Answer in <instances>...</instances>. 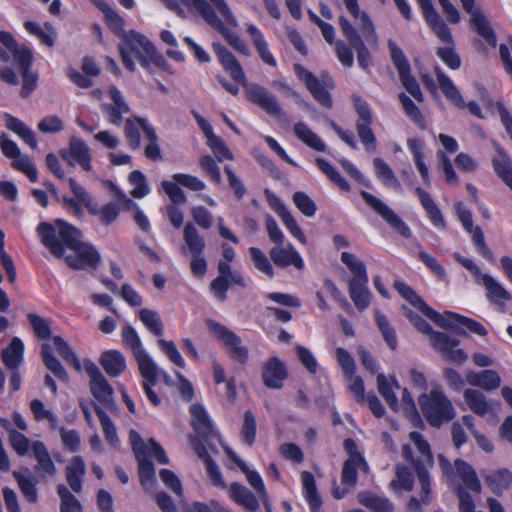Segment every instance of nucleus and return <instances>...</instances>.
I'll return each mask as SVG.
<instances>
[{
	"mask_svg": "<svg viewBox=\"0 0 512 512\" xmlns=\"http://www.w3.org/2000/svg\"><path fill=\"white\" fill-rule=\"evenodd\" d=\"M42 244L57 258L64 257L74 270L97 269L101 256L96 248L81 241L82 233L76 227L57 219L54 225L42 222L37 227Z\"/></svg>",
	"mask_w": 512,
	"mask_h": 512,
	"instance_id": "nucleus-1",
	"label": "nucleus"
},
{
	"mask_svg": "<svg viewBox=\"0 0 512 512\" xmlns=\"http://www.w3.org/2000/svg\"><path fill=\"white\" fill-rule=\"evenodd\" d=\"M212 49L223 69L229 73L235 82L244 87L246 98L251 103L260 107L268 115L277 118L280 124H288L287 114L282 109L277 98L265 87L247 82L245 73L232 52L218 42L212 43Z\"/></svg>",
	"mask_w": 512,
	"mask_h": 512,
	"instance_id": "nucleus-2",
	"label": "nucleus"
},
{
	"mask_svg": "<svg viewBox=\"0 0 512 512\" xmlns=\"http://www.w3.org/2000/svg\"><path fill=\"white\" fill-rule=\"evenodd\" d=\"M0 61L8 63L13 57L22 76V89L20 95L27 98L38 86V73L31 71L33 52L25 45H20L14 36L6 31H0Z\"/></svg>",
	"mask_w": 512,
	"mask_h": 512,
	"instance_id": "nucleus-3",
	"label": "nucleus"
},
{
	"mask_svg": "<svg viewBox=\"0 0 512 512\" xmlns=\"http://www.w3.org/2000/svg\"><path fill=\"white\" fill-rule=\"evenodd\" d=\"M419 405L426 420L433 427H440L443 423L452 420L456 415L450 399L440 389H433L430 393H423L419 397Z\"/></svg>",
	"mask_w": 512,
	"mask_h": 512,
	"instance_id": "nucleus-4",
	"label": "nucleus"
},
{
	"mask_svg": "<svg viewBox=\"0 0 512 512\" xmlns=\"http://www.w3.org/2000/svg\"><path fill=\"white\" fill-rule=\"evenodd\" d=\"M409 438L421 455V458L414 461V469L420 486H422V492L424 494L422 496V501L425 505H428L431 502L429 469L434 465L433 455L429 443L423 438L421 433L413 431L409 434Z\"/></svg>",
	"mask_w": 512,
	"mask_h": 512,
	"instance_id": "nucleus-5",
	"label": "nucleus"
},
{
	"mask_svg": "<svg viewBox=\"0 0 512 512\" xmlns=\"http://www.w3.org/2000/svg\"><path fill=\"white\" fill-rule=\"evenodd\" d=\"M209 332L228 349L233 360L244 365L249 358V349L232 330L214 320L207 321Z\"/></svg>",
	"mask_w": 512,
	"mask_h": 512,
	"instance_id": "nucleus-6",
	"label": "nucleus"
},
{
	"mask_svg": "<svg viewBox=\"0 0 512 512\" xmlns=\"http://www.w3.org/2000/svg\"><path fill=\"white\" fill-rule=\"evenodd\" d=\"M122 40L123 43L119 45L122 62L129 71L133 72L135 71V63L131 54H135L140 62V57L153 52L155 46L146 36L136 31H129Z\"/></svg>",
	"mask_w": 512,
	"mask_h": 512,
	"instance_id": "nucleus-7",
	"label": "nucleus"
},
{
	"mask_svg": "<svg viewBox=\"0 0 512 512\" xmlns=\"http://www.w3.org/2000/svg\"><path fill=\"white\" fill-rule=\"evenodd\" d=\"M68 183L75 198L86 207L90 214L98 215L102 224L108 226L117 219L120 208L116 203L110 202L99 210L97 203L94 202L89 193L73 178H69Z\"/></svg>",
	"mask_w": 512,
	"mask_h": 512,
	"instance_id": "nucleus-8",
	"label": "nucleus"
},
{
	"mask_svg": "<svg viewBox=\"0 0 512 512\" xmlns=\"http://www.w3.org/2000/svg\"><path fill=\"white\" fill-rule=\"evenodd\" d=\"M434 72L442 93L452 104L459 109L468 108L469 112L474 116L480 119L484 118L479 105L475 101L465 103L460 91L454 85L452 80L440 69V67L436 66L434 68Z\"/></svg>",
	"mask_w": 512,
	"mask_h": 512,
	"instance_id": "nucleus-9",
	"label": "nucleus"
},
{
	"mask_svg": "<svg viewBox=\"0 0 512 512\" xmlns=\"http://www.w3.org/2000/svg\"><path fill=\"white\" fill-rule=\"evenodd\" d=\"M361 196L379 216H381L397 233L405 238L411 237V230L406 223L381 199L369 192L361 191Z\"/></svg>",
	"mask_w": 512,
	"mask_h": 512,
	"instance_id": "nucleus-10",
	"label": "nucleus"
},
{
	"mask_svg": "<svg viewBox=\"0 0 512 512\" xmlns=\"http://www.w3.org/2000/svg\"><path fill=\"white\" fill-rule=\"evenodd\" d=\"M354 106L358 115L356 130L358 136L368 151H375L376 137L370 127L372 124V113L367 102L360 97L354 98Z\"/></svg>",
	"mask_w": 512,
	"mask_h": 512,
	"instance_id": "nucleus-11",
	"label": "nucleus"
},
{
	"mask_svg": "<svg viewBox=\"0 0 512 512\" xmlns=\"http://www.w3.org/2000/svg\"><path fill=\"white\" fill-rule=\"evenodd\" d=\"M84 369L90 377V391L92 395L103 405L109 406L113 403V389L105 379L97 365L87 359L84 361Z\"/></svg>",
	"mask_w": 512,
	"mask_h": 512,
	"instance_id": "nucleus-12",
	"label": "nucleus"
},
{
	"mask_svg": "<svg viewBox=\"0 0 512 512\" xmlns=\"http://www.w3.org/2000/svg\"><path fill=\"white\" fill-rule=\"evenodd\" d=\"M430 343L435 350L439 351L445 359L451 362L462 364L468 359L465 351L458 348L459 340L448 334L434 332L431 334Z\"/></svg>",
	"mask_w": 512,
	"mask_h": 512,
	"instance_id": "nucleus-13",
	"label": "nucleus"
},
{
	"mask_svg": "<svg viewBox=\"0 0 512 512\" xmlns=\"http://www.w3.org/2000/svg\"><path fill=\"white\" fill-rule=\"evenodd\" d=\"M361 468L364 472H368V464L362 455H354L349 457L343 464L341 483L344 488L335 487L333 495L336 499L343 498L357 483V472Z\"/></svg>",
	"mask_w": 512,
	"mask_h": 512,
	"instance_id": "nucleus-14",
	"label": "nucleus"
},
{
	"mask_svg": "<svg viewBox=\"0 0 512 512\" xmlns=\"http://www.w3.org/2000/svg\"><path fill=\"white\" fill-rule=\"evenodd\" d=\"M339 26L350 45L356 50L359 66L364 70L368 69L372 65V57L355 27L345 16L339 17Z\"/></svg>",
	"mask_w": 512,
	"mask_h": 512,
	"instance_id": "nucleus-15",
	"label": "nucleus"
},
{
	"mask_svg": "<svg viewBox=\"0 0 512 512\" xmlns=\"http://www.w3.org/2000/svg\"><path fill=\"white\" fill-rule=\"evenodd\" d=\"M288 375L285 363L277 356L270 357L262 364L261 378L263 384L269 389H281Z\"/></svg>",
	"mask_w": 512,
	"mask_h": 512,
	"instance_id": "nucleus-16",
	"label": "nucleus"
},
{
	"mask_svg": "<svg viewBox=\"0 0 512 512\" xmlns=\"http://www.w3.org/2000/svg\"><path fill=\"white\" fill-rule=\"evenodd\" d=\"M295 73L298 78L301 79L309 92L313 95L315 100L318 101L324 107L331 108L332 107V99L329 92L322 85L320 80L310 71L306 70L299 64L294 66Z\"/></svg>",
	"mask_w": 512,
	"mask_h": 512,
	"instance_id": "nucleus-17",
	"label": "nucleus"
},
{
	"mask_svg": "<svg viewBox=\"0 0 512 512\" xmlns=\"http://www.w3.org/2000/svg\"><path fill=\"white\" fill-rule=\"evenodd\" d=\"M60 155L69 165L74 166L72 160L77 162L85 171L89 172L92 169L90 149L87 144L77 138L71 137L69 142V151L63 149Z\"/></svg>",
	"mask_w": 512,
	"mask_h": 512,
	"instance_id": "nucleus-18",
	"label": "nucleus"
},
{
	"mask_svg": "<svg viewBox=\"0 0 512 512\" xmlns=\"http://www.w3.org/2000/svg\"><path fill=\"white\" fill-rule=\"evenodd\" d=\"M344 4L348 12L359 21V28L368 44L376 48L378 46V36L375 27L370 17L365 12L360 11L358 0H344Z\"/></svg>",
	"mask_w": 512,
	"mask_h": 512,
	"instance_id": "nucleus-19",
	"label": "nucleus"
},
{
	"mask_svg": "<svg viewBox=\"0 0 512 512\" xmlns=\"http://www.w3.org/2000/svg\"><path fill=\"white\" fill-rule=\"evenodd\" d=\"M121 335L125 345L131 349L139 369L155 363L142 347L140 338L131 325H126L122 329Z\"/></svg>",
	"mask_w": 512,
	"mask_h": 512,
	"instance_id": "nucleus-20",
	"label": "nucleus"
},
{
	"mask_svg": "<svg viewBox=\"0 0 512 512\" xmlns=\"http://www.w3.org/2000/svg\"><path fill=\"white\" fill-rule=\"evenodd\" d=\"M269 254L274 264L278 267L294 266L297 269L304 267L303 259L291 244L286 247L283 244L275 245L271 248Z\"/></svg>",
	"mask_w": 512,
	"mask_h": 512,
	"instance_id": "nucleus-21",
	"label": "nucleus"
},
{
	"mask_svg": "<svg viewBox=\"0 0 512 512\" xmlns=\"http://www.w3.org/2000/svg\"><path fill=\"white\" fill-rule=\"evenodd\" d=\"M32 454L37 461L35 471L41 476H53L56 473V466L42 441H33L31 444Z\"/></svg>",
	"mask_w": 512,
	"mask_h": 512,
	"instance_id": "nucleus-22",
	"label": "nucleus"
},
{
	"mask_svg": "<svg viewBox=\"0 0 512 512\" xmlns=\"http://www.w3.org/2000/svg\"><path fill=\"white\" fill-rule=\"evenodd\" d=\"M465 377L469 385L480 387L486 391L496 390L501 385V378L494 370L468 371Z\"/></svg>",
	"mask_w": 512,
	"mask_h": 512,
	"instance_id": "nucleus-23",
	"label": "nucleus"
},
{
	"mask_svg": "<svg viewBox=\"0 0 512 512\" xmlns=\"http://www.w3.org/2000/svg\"><path fill=\"white\" fill-rule=\"evenodd\" d=\"M226 455L238 466V468L245 474L246 479L250 486L258 494V497L267 493L263 480L258 472L249 469L247 464L230 448L224 447Z\"/></svg>",
	"mask_w": 512,
	"mask_h": 512,
	"instance_id": "nucleus-24",
	"label": "nucleus"
},
{
	"mask_svg": "<svg viewBox=\"0 0 512 512\" xmlns=\"http://www.w3.org/2000/svg\"><path fill=\"white\" fill-rule=\"evenodd\" d=\"M229 495L233 501L249 512H257L260 509L257 497L242 484L232 483L229 487Z\"/></svg>",
	"mask_w": 512,
	"mask_h": 512,
	"instance_id": "nucleus-25",
	"label": "nucleus"
},
{
	"mask_svg": "<svg viewBox=\"0 0 512 512\" xmlns=\"http://www.w3.org/2000/svg\"><path fill=\"white\" fill-rule=\"evenodd\" d=\"M482 476L488 488L495 495H502L512 484V473L508 469L484 471L482 472Z\"/></svg>",
	"mask_w": 512,
	"mask_h": 512,
	"instance_id": "nucleus-26",
	"label": "nucleus"
},
{
	"mask_svg": "<svg viewBox=\"0 0 512 512\" xmlns=\"http://www.w3.org/2000/svg\"><path fill=\"white\" fill-rule=\"evenodd\" d=\"M368 282V276L359 279H350L349 281L350 298L360 311L365 310L370 304Z\"/></svg>",
	"mask_w": 512,
	"mask_h": 512,
	"instance_id": "nucleus-27",
	"label": "nucleus"
},
{
	"mask_svg": "<svg viewBox=\"0 0 512 512\" xmlns=\"http://www.w3.org/2000/svg\"><path fill=\"white\" fill-rule=\"evenodd\" d=\"M99 363L110 377H117L126 369V359L118 350L103 352Z\"/></svg>",
	"mask_w": 512,
	"mask_h": 512,
	"instance_id": "nucleus-28",
	"label": "nucleus"
},
{
	"mask_svg": "<svg viewBox=\"0 0 512 512\" xmlns=\"http://www.w3.org/2000/svg\"><path fill=\"white\" fill-rule=\"evenodd\" d=\"M471 28L481 36L490 46L496 47L497 38L493 28L491 27L487 17L481 10L475 11L470 14Z\"/></svg>",
	"mask_w": 512,
	"mask_h": 512,
	"instance_id": "nucleus-29",
	"label": "nucleus"
},
{
	"mask_svg": "<svg viewBox=\"0 0 512 512\" xmlns=\"http://www.w3.org/2000/svg\"><path fill=\"white\" fill-rule=\"evenodd\" d=\"M137 122L142 129L148 144L145 147V156L152 161H159L162 159L161 149L158 144V136L155 129L148 123L145 118H137Z\"/></svg>",
	"mask_w": 512,
	"mask_h": 512,
	"instance_id": "nucleus-30",
	"label": "nucleus"
},
{
	"mask_svg": "<svg viewBox=\"0 0 512 512\" xmlns=\"http://www.w3.org/2000/svg\"><path fill=\"white\" fill-rule=\"evenodd\" d=\"M139 372L143 378V389L147 398L154 406L160 405L161 399L153 390V387L156 385L158 380V374L160 372L159 368L154 363L140 368Z\"/></svg>",
	"mask_w": 512,
	"mask_h": 512,
	"instance_id": "nucleus-31",
	"label": "nucleus"
},
{
	"mask_svg": "<svg viewBox=\"0 0 512 512\" xmlns=\"http://www.w3.org/2000/svg\"><path fill=\"white\" fill-rule=\"evenodd\" d=\"M393 388L400 389V385L394 376L390 377V380L382 373L377 375V389L378 392L385 399L386 403L393 411H397L399 408V402Z\"/></svg>",
	"mask_w": 512,
	"mask_h": 512,
	"instance_id": "nucleus-32",
	"label": "nucleus"
},
{
	"mask_svg": "<svg viewBox=\"0 0 512 512\" xmlns=\"http://www.w3.org/2000/svg\"><path fill=\"white\" fill-rule=\"evenodd\" d=\"M463 397L469 409L475 414L484 417L492 412V407L486 396L479 390L467 389L464 391Z\"/></svg>",
	"mask_w": 512,
	"mask_h": 512,
	"instance_id": "nucleus-33",
	"label": "nucleus"
},
{
	"mask_svg": "<svg viewBox=\"0 0 512 512\" xmlns=\"http://www.w3.org/2000/svg\"><path fill=\"white\" fill-rule=\"evenodd\" d=\"M456 474L462 480L464 485L475 493L481 492V484L473 467L462 459H457L454 463Z\"/></svg>",
	"mask_w": 512,
	"mask_h": 512,
	"instance_id": "nucleus-34",
	"label": "nucleus"
},
{
	"mask_svg": "<svg viewBox=\"0 0 512 512\" xmlns=\"http://www.w3.org/2000/svg\"><path fill=\"white\" fill-rule=\"evenodd\" d=\"M301 480L304 496L309 503L311 512H319L322 500L317 492L314 476L309 471H303L301 473Z\"/></svg>",
	"mask_w": 512,
	"mask_h": 512,
	"instance_id": "nucleus-35",
	"label": "nucleus"
},
{
	"mask_svg": "<svg viewBox=\"0 0 512 512\" xmlns=\"http://www.w3.org/2000/svg\"><path fill=\"white\" fill-rule=\"evenodd\" d=\"M86 473V466L81 456H75L66 468V478L70 488L78 493L82 488V478Z\"/></svg>",
	"mask_w": 512,
	"mask_h": 512,
	"instance_id": "nucleus-36",
	"label": "nucleus"
},
{
	"mask_svg": "<svg viewBox=\"0 0 512 512\" xmlns=\"http://www.w3.org/2000/svg\"><path fill=\"white\" fill-rule=\"evenodd\" d=\"M4 117L5 125L9 130L17 134L32 149L37 148V141L35 139L34 132L28 126H26L23 121L7 113L4 115Z\"/></svg>",
	"mask_w": 512,
	"mask_h": 512,
	"instance_id": "nucleus-37",
	"label": "nucleus"
},
{
	"mask_svg": "<svg viewBox=\"0 0 512 512\" xmlns=\"http://www.w3.org/2000/svg\"><path fill=\"white\" fill-rule=\"evenodd\" d=\"M294 134L295 136L306 144L308 147L319 151H326V145L322 141V139L313 132L304 122H298L294 125Z\"/></svg>",
	"mask_w": 512,
	"mask_h": 512,
	"instance_id": "nucleus-38",
	"label": "nucleus"
},
{
	"mask_svg": "<svg viewBox=\"0 0 512 512\" xmlns=\"http://www.w3.org/2000/svg\"><path fill=\"white\" fill-rule=\"evenodd\" d=\"M247 33L251 37L255 48L257 49L261 60L272 67L276 66V60L269 51L268 45L260 30L253 24L247 26Z\"/></svg>",
	"mask_w": 512,
	"mask_h": 512,
	"instance_id": "nucleus-39",
	"label": "nucleus"
},
{
	"mask_svg": "<svg viewBox=\"0 0 512 512\" xmlns=\"http://www.w3.org/2000/svg\"><path fill=\"white\" fill-rule=\"evenodd\" d=\"M422 313L436 325L445 329H455L460 324V318H462V315L451 311H445L443 314H440L428 305L425 306V310Z\"/></svg>",
	"mask_w": 512,
	"mask_h": 512,
	"instance_id": "nucleus-40",
	"label": "nucleus"
},
{
	"mask_svg": "<svg viewBox=\"0 0 512 512\" xmlns=\"http://www.w3.org/2000/svg\"><path fill=\"white\" fill-rule=\"evenodd\" d=\"M136 460L142 487L146 491H152L155 484V469L153 463L148 459V453L136 456Z\"/></svg>",
	"mask_w": 512,
	"mask_h": 512,
	"instance_id": "nucleus-41",
	"label": "nucleus"
},
{
	"mask_svg": "<svg viewBox=\"0 0 512 512\" xmlns=\"http://www.w3.org/2000/svg\"><path fill=\"white\" fill-rule=\"evenodd\" d=\"M359 502L373 512H393L394 505L386 497H381L372 492H363L358 495Z\"/></svg>",
	"mask_w": 512,
	"mask_h": 512,
	"instance_id": "nucleus-42",
	"label": "nucleus"
},
{
	"mask_svg": "<svg viewBox=\"0 0 512 512\" xmlns=\"http://www.w3.org/2000/svg\"><path fill=\"white\" fill-rule=\"evenodd\" d=\"M23 350V342L18 337H14L10 345L2 352V360L8 369H18L22 361Z\"/></svg>",
	"mask_w": 512,
	"mask_h": 512,
	"instance_id": "nucleus-43",
	"label": "nucleus"
},
{
	"mask_svg": "<svg viewBox=\"0 0 512 512\" xmlns=\"http://www.w3.org/2000/svg\"><path fill=\"white\" fill-rule=\"evenodd\" d=\"M416 193L419 197V200L425 209L428 217L432 221V223L437 227H444V219L442 217L441 211L438 206L435 204L431 195L423 190L422 188H416Z\"/></svg>",
	"mask_w": 512,
	"mask_h": 512,
	"instance_id": "nucleus-44",
	"label": "nucleus"
},
{
	"mask_svg": "<svg viewBox=\"0 0 512 512\" xmlns=\"http://www.w3.org/2000/svg\"><path fill=\"white\" fill-rule=\"evenodd\" d=\"M190 411L195 431L202 437L209 436L213 432V427L205 409L199 404H194Z\"/></svg>",
	"mask_w": 512,
	"mask_h": 512,
	"instance_id": "nucleus-45",
	"label": "nucleus"
},
{
	"mask_svg": "<svg viewBox=\"0 0 512 512\" xmlns=\"http://www.w3.org/2000/svg\"><path fill=\"white\" fill-rule=\"evenodd\" d=\"M97 6L104 14V19L108 27L119 37L123 38L127 32L124 30V19L114 11L108 4L104 1H100L97 3Z\"/></svg>",
	"mask_w": 512,
	"mask_h": 512,
	"instance_id": "nucleus-46",
	"label": "nucleus"
},
{
	"mask_svg": "<svg viewBox=\"0 0 512 512\" xmlns=\"http://www.w3.org/2000/svg\"><path fill=\"white\" fill-rule=\"evenodd\" d=\"M183 239L191 254H202L205 240L192 223H187L183 230Z\"/></svg>",
	"mask_w": 512,
	"mask_h": 512,
	"instance_id": "nucleus-47",
	"label": "nucleus"
},
{
	"mask_svg": "<svg viewBox=\"0 0 512 512\" xmlns=\"http://www.w3.org/2000/svg\"><path fill=\"white\" fill-rule=\"evenodd\" d=\"M26 472L28 475H24L19 471H14L13 477L17 481L20 491L23 494V496L27 499V501H29L30 503H36L38 500L36 481L30 475L28 469H26Z\"/></svg>",
	"mask_w": 512,
	"mask_h": 512,
	"instance_id": "nucleus-48",
	"label": "nucleus"
},
{
	"mask_svg": "<svg viewBox=\"0 0 512 512\" xmlns=\"http://www.w3.org/2000/svg\"><path fill=\"white\" fill-rule=\"evenodd\" d=\"M25 29L32 35L36 36L42 44L52 47L55 42V32L50 23H45L42 28L38 23L33 21H26L24 23Z\"/></svg>",
	"mask_w": 512,
	"mask_h": 512,
	"instance_id": "nucleus-49",
	"label": "nucleus"
},
{
	"mask_svg": "<svg viewBox=\"0 0 512 512\" xmlns=\"http://www.w3.org/2000/svg\"><path fill=\"white\" fill-rule=\"evenodd\" d=\"M192 7L195 8L205 22L218 31L223 25V21L217 16L212 5L206 0H192Z\"/></svg>",
	"mask_w": 512,
	"mask_h": 512,
	"instance_id": "nucleus-50",
	"label": "nucleus"
},
{
	"mask_svg": "<svg viewBox=\"0 0 512 512\" xmlns=\"http://www.w3.org/2000/svg\"><path fill=\"white\" fill-rule=\"evenodd\" d=\"M373 165L377 177L387 186L393 187L397 191L402 190L399 180L396 178L393 170L386 164V162L377 157L373 160Z\"/></svg>",
	"mask_w": 512,
	"mask_h": 512,
	"instance_id": "nucleus-51",
	"label": "nucleus"
},
{
	"mask_svg": "<svg viewBox=\"0 0 512 512\" xmlns=\"http://www.w3.org/2000/svg\"><path fill=\"white\" fill-rule=\"evenodd\" d=\"M493 166L496 174L512 190V163L510 158L503 151H499L493 159Z\"/></svg>",
	"mask_w": 512,
	"mask_h": 512,
	"instance_id": "nucleus-52",
	"label": "nucleus"
},
{
	"mask_svg": "<svg viewBox=\"0 0 512 512\" xmlns=\"http://www.w3.org/2000/svg\"><path fill=\"white\" fill-rule=\"evenodd\" d=\"M479 283L485 286L487 296L491 301L498 302L500 300H510V294L491 275H483Z\"/></svg>",
	"mask_w": 512,
	"mask_h": 512,
	"instance_id": "nucleus-53",
	"label": "nucleus"
},
{
	"mask_svg": "<svg viewBox=\"0 0 512 512\" xmlns=\"http://www.w3.org/2000/svg\"><path fill=\"white\" fill-rule=\"evenodd\" d=\"M53 343L62 359L76 371H81V363L71 346L60 336L53 337Z\"/></svg>",
	"mask_w": 512,
	"mask_h": 512,
	"instance_id": "nucleus-54",
	"label": "nucleus"
},
{
	"mask_svg": "<svg viewBox=\"0 0 512 512\" xmlns=\"http://www.w3.org/2000/svg\"><path fill=\"white\" fill-rule=\"evenodd\" d=\"M139 318L152 334L157 337H161L163 335V323L156 311L143 308L139 311Z\"/></svg>",
	"mask_w": 512,
	"mask_h": 512,
	"instance_id": "nucleus-55",
	"label": "nucleus"
},
{
	"mask_svg": "<svg viewBox=\"0 0 512 512\" xmlns=\"http://www.w3.org/2000/svg\"><path fill=\"white\" fill-rule=\"evenodd\" d=\"M424 18L441 41L452 44L453 38L450 29L437 12L427 15Z\"/></svg>",
	"mask_w": 512,
	"mask_h": 512,
	"instance_id": "nucleus-56",
	"label": "nucleus"
},
{
	"mask_svg": "<svg viewBox=\"0 0 512 512\" xmlns=\"http://www.w3.org/2000/svg\"><path fill=\"white\" fill-rule=\"evenodd\" d=\"M276 211L290 233L301 243L306 244V237L304 233L302 232L290 211L284 206V204L279 203Z\"/></svg>",
	"mask_w": 512,
	"mask_h": 512,
	"instance_id": "nucleus-57",
	"label": "nucleus"
},
{
	"mask_svg": "<svg viewBox=\"0 0 512 512\" xmlns=\"http://www.w3.org/2000/svg\"><path fill=\"white\" fill-rule=\"evenodd\" d=\"M316 165L329 178V180L332 181L341 190L345 192L350 191L351 188L348 182L330 163L322 158H317Z\"/></svg>",
	"mask_w": 512,
	"mask_h": 512,
	"instance_id": "nucleus-58",
	"label": "nucleus"
},
{
	"mask_svg": "<svg viewBox=\"0 0 512 512\" xmlns=\"http://www.w3.org/2000/svg\"><path fill=\"white\" fill-rule=\"evenodd\" d=\"M57 492L61 500V512H82V505L80 501L67 489L66 486L62 484L58 485Z\"/></svg>",
	"mask_w": 512,
	"mask_h": 512,
	"instance_id": "nucleus-59",
	"label": "nucleus"
},
{
	"mask_svg": "<svg viewBox=\"0 0 512 512\" xmlns=\"http://www.w3.org/2000/svg\"><path fill=\"white\" fill-rule=\"evenodd\" d=\"M341 261L348 267L352 277L351 279H359L367 277L366 266L356 255L350 252H342Z\"/></svg>",
	"mask_w": 512,
	"mask_h": 512,
	"instance_id": "nucleus-60",
	"label": "nucleus"
},
{
	"mask_svg": "<svg viewBox=\"0 0 512 512\" xmlns=\"http://www.w3.org/2000/svg\"><path fill=\"white\" fill-rule=\"evenodd\" d=\"M388 49L392 63L396 67L398 74L402 75L404 73L410 72L411 67L406 56L404 55L403 51L398 47L396 42L393 41L392 39L388 40Z\"/></svg>",
	"mask_w": 512,
	"mask_h": 512,
	"instance_id": "nucleus-61",
	"label": "nucleus"
},
{
	"mask_svg": "<svg viewBox=\"0 0 512 512\" xmlns=\"http://www.w3.org/2000/svg\"><path fill=\"white\" fill-rule=\"evenodd\" d=\"M482 101L486 108L492 109L494 106L496 107L500 115L501 122L512 140V116L505 105L502 102L494 103L493 100L485 93L482 94Z\"/></svg>",
	"mask_w": 512,
	"mask_h": 512,
	"instance_id": "nucleus-62",
	"label": "nucleus"
},
{
	"mask_svg": "<svg viewBox=\"0 0 512 512\" xmlns=\"http://www.w3.org/2000/svg\"><path fill=\"white\" fill-rule=\"evenodd\" d=\"M406 115L421 129L425 128V119L416 104L405 93L398 96Z\"/></svg>",
	"mask_w": 512,
	"mask_h": 512,
	"instance_id": "nucleus-63",
	"label": "nucleus"
},
{
	"mask_svg": "<svg viewBox=\"0 0 512 512\" xmlns=\"http://www.w3.org/2000/svg\"><path fill=\"white\" fill-rule=\"evenodd\" d=\"M218 32L222 35L225 41L237 52L250 56L251 52L239 35L231 30V28L227 27L225 24L218 30Z\"/></svg>",
	"mask_w": 512,
	"mask_h": 512,
	"instance_id": "nucleus-64",
	"label": "nucleus"
}]
</instances>
